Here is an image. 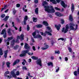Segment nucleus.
I'll use <instances>...</instances> for the list:
<instances>
[{"mask_svg": "<svg viewBox=\"0 0 79 79\" xmlns=\"http://www.w3.org/2000/svg\"><path fill=\"white\" fill-rule=\"evenodd\" d=\"M45 11H47L48 13H54L55 9H53V6H46L45 7Z\"/></svg>", "mask_w": 79, "mask_h": 79, "instance_id": "obj_1", "label": "nucleus"}, {"mask_svg": "<svg viewBox=\"0 0 79 79\" xmlns=\"http://www.w3.org/2000/svg\"><path fill=\"white\" fill-rule=\"evenodd\" d=\"M29 51L28 50H25L24 51H23L22 52V54H20V56H21V57H22V56H24L26 54V53H28V54L29 55H30V56H31V55H32L33 54H34V53L33 52H32V53L31 52H28Z\"/></svg>", "mask_w": 79, "mask_h": 79, "instance_id": "obj_2", "label": "nucleus"}, {"mask_svg": "<svg viewBox=\"0 0 79 79\" xmlns=\"http://www.w3.org/2000/svg\"><path fill=\"white\" fill-rule=\"evenodd\" d=\"M16 70L14 69V70L11 71V74H12V76L13 77H14V78H16L17 77L16 76H19V71H17L16 72V74H15V70L16 71Z\"/></svg>", "mask_w": 79, "mask_h": 79, "instance_id": "obj_3", "label": "nucleus"}, {"mask_svg": "<svg viewBox=\"0 0 79 79\" xmlns=\"http://www.w3.org/2000/svg\"><path fill=\"white\" fill-rule=\"evenodd\" d=\"M74 24L73 23H70L69 24V27L70 29L73 31H76L77 29V25H76V28H74Z\"/></svg>", "mask_w": 79, "mask_h": 79, "instance_id": "obj_4", "label": "nucleus"}, {"mask_svg": "<svg viewBox=\"0 0 79 79\" xmlns=\"http://www.w3.org/2000/svg\"><path fill=\"white\" fill-rule=\"evenodd\" d=\"M68 29H69V27L68 25H66L65 27V28L64 27H63L62 29V32L64 33H66L68 31Z\"/></svg>", "mask_w": 79, "mask_h": 79, "instance_id": "obj_5", "label": "nucleus"}, {"mask_svg": "<svg viewBox=\"0 0 79 79\" xmlns=\"http://www.w3.org/2000/svg\"><path fill=\"white\" fill-rule=\"evenodd\" d=\"M13 39V36H12L8 38V39L7 40H4V41L6 43H7V45H9L10 44V43L8 42L10 40H11L12 39Z\"/></svg>", "mask_w": 79, "mask_h": 79, "instance_id": "obj_6", "label": "nucleus"}, {"mask_svg": "<svg viewBox=\"0 0 79 79\" xmlns=\"http://www.w3.org/2000/svg\"><path fill=\"white\" fill-rule=\"evenodd\" d=\"M2 35H3V37L4 38H6V30L4 29H3L1 33Z\"/></svg>", "mask_w": 79, "mask_h": 79, "instance_id": "obj_7", "label": "nucleus"}, {"mask_svg": "<svg viewBox=\"0 0 79 79\" xmlns=\"http://www.w3.org/2000/svg\"><path fill=\"white\" fill-rule=\"evenodd\" d=\"M36 63L39 65L40 66H42V60L40 59H38L36 60Z\"/></svg>", "mask_w": 79, "mask_h": 79, "instance_id": "obj_8", "label": "nucleus"}, {"mask_svg": "<svg viewBox=\"0 0 79 79\" xmlns=\"http://www.w3.org/2000/svg\"><path fill=\"white\" fill-rule=\"evenodd\" d=\"M34 38H35V39L38 38L40 39V40H41L42 39V35H40L39 34H38L36 36H34Z\"/></svg>", "mask_w": 79, "mask_h": 79, "instance_id": "obj_9", "label": "nucleus"}, {"mask_svg": "<svg viewBox=\"0 0 79 79\" xmlns=\"http://www.w3.org/2000/svg\"><path fill=\"white\" fill-rule=\"evenodd\" d=\"M61 5L64 8H66V7H67V5L65 3H64V1H61Z\"/></svg>", "mask_w": 79, "mask_h": 79, "instance_id": "obj_10", "label": "nucleus"}, {"mask_svg": "<svg viewBox=\"0 0 79 79\" xmlns=\"http://www.w3.org/2000/svg\"><path fill=\"white\" fill-rule=\"evenodd\" d=\"M48 34V35H52V34L51 33H50V32L47 31H46L44 33L43 35L44 37H45L46 36V34Z\"/></svg>", "mask_w": 79, "mask_h": 79, "instance_id": "obj_11", "label": "nucleus"}, {"mask_svg": "<svg viewBox=\"0 0 79 79\" xmlns=\"http://www.w3.org/2000/svg\"><path fill=\"white\" fill-rule=\"evenodd\" d=\"M24 48H26V49H27V50H30L29 46L28 44H27V43L25 44Z\"/></svg>", "mask_w": 79, "mask_h": 79, "instance_id": "obj_12", "label": "nucleus"}, {"mask_svg": "<svg viewBox=\"0 0 79 79\" xmlns=\"http://www.w3.org/2000/svg\"><path fill=\"white\" fill-rule=\"evenodd\" d=\"M24 48H26V49H27V50H30L29 46L28 44H27V43L25 44Z\"/></svg>", "mask_w": 79, "mask_h": 79, "instance_id": "obj_13", "label": "nucleus"}, {"mask_svg": "<svg viewBox=\"0 0 79 79\" xmlns=\"http://www.w3.org/2000/svg\"><path fill=\"white\" fill-rule=\"evenodd\" d=\"M45 5H48V3L46 1H44L43 3V6H44L45 10V6H45Z\"/></svg>", "mask_w": 79, "mask_h": 79, "instance_id": "obj_14", "label": "nucleus"}, {"mask_svg": "<svg viewBox=\"0 0 79 79\" xmlns=\"http://www.w3.org/2000/svg\"><path fill=\"white\" fill-rule=\"evenodd\" d=\"M19 60H15L13 64V66L16 65L17 63H19Z\"/></svg>", "mask_w": 79, "mask_h": 79, "instance_id": "obj_15", "label": "nucleus"}, {"mask_svg": "<svg viewBox=\"0 0 79 79\" xmlns=\"http://www.w3.org/2000/svg\"><path fill=\"white\" fill-rule=\"evenodd\" d=\"M48 48V45H46L44 47H42L41 48V49L42 50H46V49H47Z\"/></svg>", "mask_w": 79, "mask_h": 79, "instance_id": "obj_16", "label": "nucleus"}, {"mask_svg": "<svg viewBox=\"0 0 79 79\" xmlns=\"http://www.w3.org/2000/svg\"><path fill=\"white\" fill-rule=\"evenodd\" d=\"M71 10L72 12H73L74 11V5L73 3L72 4Z\"/></svg>", "mask_w": 79, "mask_h": 79, "instance_id": "obj_17", "label": "nucleus"}, {"mask_svg": "<svg viewBox=\"0 0 79 79\" xmlns=\"http://www.w3.org/2000/svg\"><path fill=\"white\" fill-rule=\"evenodd\" d=\"M43 24L45 25L46 26H48V23H47V22L46 21H44L43 22Z\"/></svg>", "mask_w": 79, "mask_h": 79, "instance_id": "obj_18", "label": "nucleus"}, {"mask_svg": "<svg viewBox=\"0 0 79 79\" xmlns=\"http://www.w3.org/2000/svg\"><path fill=\"white\" fill-rule=\"evenodd\" d=\"M8 52V50H7L6 51H5L4 52V57L6 58L7 57V53Z\"/></svg>", "mask_w": 79, "mask_h": 79, "instance_id": "obj_19", "label": "nucleus"}, {"mask_svg": "<svg viewBox=\"0 0 79 79\" xmlns=\"http://www.w3.org/2000/svg\"><path fill=\"white\" fill-rule=\"evenodd\" d=\"M55 27H56L57 30H58V31H59V30H60V27H61V25H60V24H59L58 25H56Z\"/></svg>", "mask_w": 79, "mask_h": 79, "instance_id": "obj_20", "label": "nucleus"}, {"mask_svg": "<svg viewBox=\"0 0 79 79\" xmlns=\"http://www.w3.org/2000/svg\"><path fill=\"white\" fill-rule=\"evenodd\" d=\"M36 33H37L38 34H39V32L38 31H36L35 32H34L33 33H32V35L34 37H35V35H36Z\"/></svg>", "mask_w": 79, "mask_h": 79, "instance_id": "obj_21", "label": "nucleus"}, {"mask_svg": "<svg viewBox=\"0 0 79 79\" xmlns=\"http://www.w3.org/2000/svg\"><path fill=\"white\" fill-rule=\"evenodd\" d=\"M31 58L33 59V60H37L38 59V57H36L35 56H32Z\"/></svg>", "mask_w": 79, "mask_h": 79, "instance_id": "obj_22", "label": "nucleus"}, {"mask_svg": "<svg viewBox=\"0 0 79 79\" xmlns=\"http://www.w3.org/2000/svg\"><path fill=\"white\" fill-rule=\"evenodd\" d=\"M56 15L57 16H61V14L60 12H56L55 13Z\"/></svg>", "mask_w": 79, "mask_h": 79, "instance_id": "obj_23", "label": "nucleus"}, {"mask_svg": "<svg viewBox=\"0 0 79 79\" xmlns=\"http://www.w3.org/2000/svg\"><path fill=\"white\" fill-rule=\"evenodd\" d=\"M50 2H52V3L53 4H56L57 3L56 2L55 0H50Z\"/></svg>", "mask_w": 79, "mask_h": 79, "instance_id": "obj_24", "label": "nucleus"}, {"mask_svg": "<svg viewBox=\"0 0 79 79\" xmlns=\"http://www.w3.org/2000/svg\"><path fill=\"white\" fill-rule=\"evenodd\" d=\"M69 19L70 21H73V16H72V15H69Z\"/></svg>", "mask_w": 79, "mask_h": 79, "instance_id": "obj_25", "label": "nucleus"}, {"mask_svg": "<svg viewBox=\"0 0 79 79\" xmlns=\"http://www.w3.org/2000/svg\"><path fill=\"white\" fill-rule=\"evenodd\" d=\"M10 64H11V63H10L9 62H7L6 63V65H7V68H10Z\"/></svg>", "mask_w": 79, "mask_h": 79, "instance_id": "obj_26", "label": "nucleus"}, {"mask_svg": "<svg viewBox=\"0 0 79 79\" xmlns=\"http://www.w3.org/2000/svg\"><path fill=\"white\" fill-rule=\"evenodd\" d=\"M24 35H23V34H22L20 35V40H24Z\"/></svg>", "mask_w": 79, "mask_h": 79, "instance_id": "obj_27", "label": "nucleus"}, {"mask_svg": "<svg viewBox=\"0 0 79 79\" xmlns=\"http://www.w3.org/2000/svg\"><path fill=\"white\" fill-rule=\"evenodd\" d=\"M15 40H13L11 42V45L12 46L13 45L15 44Z\"/></svg>", "mask_w": 79, "mask_h": 79, "instance_id": "obj_28", "label": "nucleus"}, {"mask_svg": "<svg viewBox=\"0 0 79 79\" xmlns=\"http://www.w3.org/2000/svg\"><path fill=\"white\" fill-rule=\"evenodd\" d=\"M47 64L48 66H53V63L52 62H48Z\"/></svg>", "mask_w": 79, "mask_h": 79, "instance_id": "obj_29", "label": "nucleus"}, {"mask_svg": "<svg viewBox=\"0 0 79 79\" xmlns=\"http://www.w3.org/2000/svg\"><path fill=\"white\" fill-rule=\"evenodd\" d=\"M8 33L10 35H11L12 34L11 33V29H9L8 30Z\"/></svg>", "mask_w": 79, "mask_h": 79, "instance_id": "obj_30", "label": "nucleus"}, {"mask_svg": "<svg viewBox=\"0 0 79 79\" xmlns=\"http://www.w3.org/2000/svg\"><path fill=\"white\" fill-rule=\"evenodd\" d=\"M3 50L1 48H0V55H3Z\"/></svg>", "mask_w": 79, "mask_h": 79, "instance_id": "obj_31", "label": "nucleus"}, {"mask_svg": "<svg viewBox=\"0 0 79 79\" xmlns=\"http://www.w3.org/2000/svg\"><path fill=\"white\" fill-rule=\"evenodd\" d=\"M35 12L36 14H38L39 13V8H36L35 10Z\"/></svg>", "mask_w": 79, "mask_h": 79, "instance_id": "obj_32", "label": "nucleus"}, {"mask_svg": "<svg viewBox=\"0 0 79 79\" xmlns=\"http://www.w3.org/2000/svg\"><path fill=\"white\" fill-rule=\"evenodd\" d=\"M33 22L34 23H36L37 22V18L33 17Z\"/></svg>", "mask_w": 79, "mask_h": 79, "instance_id": "obj_33", "label": "nucleus"}, {"mask_svg": "<svg viewBox=\"0 0 79 79\" xmlns=\"http://www.w3.org/2000/svg\"><path fill=\"white\" fill-rule=\"evenodd\" d=\"M8 18H9V16H7L4 19V21H7V20H8Z\"/></svg>", "mask_w": 79, "mask_h": 79, "instance_id": "obj_34", "label": "nucleus"}, {"mask_svg": "<svg viewBox=\"0 0 79 79\" xmlns=\"http://www.w3.org/2000/svg\"><path fill=\"white\" fill-rule=\"evenodd\" d=\"M37 27L38 28H40V27H42V25L41 24H39L36 25Z\"/></svg>", "mask_w": 79, "mask_h": 79, "instance_id": "obj_35", "label": "nucleus"}, {"mask_svg": "<svg viewBox=\"0 0 79 79\" xmlns=\"http://www.w3.org/2000/svg\"><path fill=\"white\" fill-rule=\"evenodd\" d=\"M28 19V17H27V16L26 15L24 18V20L25 21H27Z\"/></svg>", "mask_w": 79, "mask_h": 79, "instance_id": "obj_36", "label": "nucleus"}, {"mask_svg": "<svg viewBox=\"0 0 79 79\" xmlns=\"http://www.w3.org/2000/svg\"><path fill=\"white\" fill-rule=\"evenodd\" d=\"M56 68H57V69H56V73H58V71L60 70V67L57 66L56 67Z\"/></svg>", "mask_w": 79, "mask_h": 79, "instance_id": "obj_37", "label": "nucleus"}, {"mask_svg": "<svg viewBox=\"0 0 79 79\" xmlns=\"http://www.w3.org/2000/svg\"><path fill=\"white\" fill-rule=\"evenodd\" d=\"M19 48V46L18 45H16V46L14 47V49L15 50H16V49H18V48Z\"/></svg>", "mask_w": 79, "mask_h": 79, "instance_id": "obj_38", "label": "nucleus"}, {"mask_svg": "<svg viewBox=\"0 0 79 79\" xmlns=\"http://www.w3.org/2000/svg\"><path fill=\"white\" fill-rule=\"evenodd\" d=\"M27 31H29V30H30V27L28 25H27Z\"/></svg>", "mask_w": 79, "mask_h": 79, "instance_id": "obj_39", "label": "nucleus"}, {"mask_svg": "<svg viewBox=\"0 0 79 79\" xmlns=\"http://www.w3.org/2000/svg\"><path fill=\"white\" fill-rule=\"evenodd\" d=\"M55 53H57V54H60V51H55Z\"/></svg>", "mask_w": 79, "mask_h": 79, "instance_id": "obj_40", "label": "nucleus"}, {"mask_svg": "<svg viewBox=\"0 0 79 79\" xmlns=\"http://www.w3.org/2000/svg\"><path fill=\"white\" fill-rule=\"evenodd\" d=\"M5 16V15L4 14H2L1 16V18H3Z\"/></svg>", "mask_w": 79, "mask_h": 79, "instance_id": "obj_41", "label": "nucleus"}, {"mask_svg": "<svg viewBox=\"0 0 79 79\" xmlns=\"http://www.w3.org/2000/svg\"><path fill=\"white\" fill-rule=\"evenodd\" d=\"M55 9H56V10H58V11H60V10H61V9H60L58 8L57 7H55Z\"/></svg>", "mask_w": 79, "mask_h": 79, "instance_id": "obj_42", "label": "nucleus"}, {"mask_svg": "<svg viewBox=\"0 0 79 79\" xmlns=\"http://www.w3.org/2000/svg\"><path fill=\"white\" fill-rule=\"evenodd\" d=\"M68 50L69 52H72V49H71V48L69 47L68 48Z\"/></svg>", "mask_w": 79, "mask_h": 79, "instance_id": "obj_43", "label": "nucleus"}, {"mask_svg": "<svg viewBox=\"0 0 79 79\" xmlns=\"http://www.w3.org/2000/svg\"><path fill=\"white\" fill-rule=\"evenodd\" d=\"M32 48L34 51H35L36 49H35V46H33Z\"/></svg>", "mask_w": 79, "mask_h": 79, "instance_id": "obj_44", "label": "nucleus"}, {"mask_svg": "<svg viewBox=\"0 0 79 79\" xmlns=\"http://www.w3.org/2000/svg\"><path fill=\"white\" fill-rule=\"evenodd\" d=\"M62 40V41H63V40H64V38H61L58 39V40Z\"/></svg>", "mask_w": 79, "mask_h": 79, "instance_id": "obj_45", "label": "nucleus"}, {"mask_svg": "<svg viewBox=\"0 0 79 79\" xmlns=\"http://www.w3.org/2000/svg\"><path fill=\"white\" fill-rule=\"evenodd\" d=\"M23 69H24L25 70H27V68H26V67H23Z\"/></svg>", "mask_w": 79, "mask_h": 79, "instance_id": "obj_46", "label": "nucleus"}, {"mask_svg": "<svg viewBox=\"0 0 79 79\" xmlns=\"http://www.w3.org/2000/svg\"><path fill=\"white\" fill-rule=\"evenodd\" d=\"M23 11H25V12H27V9H24V8L23 7Z\"/></svg>", "mask_w": 79, "mask_h": 79, "instance_id": "obj_47", "label": "nucleus"}, {"mask_svg": "<svg viewBox=\"0 0 79 79\" xmlns=\"http://www.w3.org/2000/svg\"><path fill=\"white\" fill-rule=\"evenodd\" d=\"M77 71H75V72H74V75L75 76H77Z\"/></svg>", "mask_w": 79, "mask_h": 79, "instance_id": "obj_48", "label": "nucleus"}, {"mask_svg": "<svg viewBox=\"0 0 79 79\" xmlns=\"http://www.w3.org/2000/svg\"><path fill=\"white\" fill-rule=\"evenodd\" d=\"M38 0H34V2L35 3H38Z\"/></svg>", "mask_w": 79, "mask_h": 79, "instance_id": "obj_49", "label": "nucleus"}, {"mask_svg": "<svg viewBox=\"0 0 79 79\" xmlns=\"http://www.w3.org/2000/svg\"><path fill=\"white\" fill-rule=\"evenodd\" d=\"M61 24H64V20L63 19H61Z\"/></svg>", "mask_w": 79, "mask_h": 79, "instance_id": "obj_50", "label": "nucleus"}, {"mask_svg": "<svg viewBox=\"0 0 79 79\" xmlns=\"http://www.w3.org/2000/svg\"><path fill=\"white\" fill-rule=\"evenodd\" d=\"M16 6L17 7H18V8H19V7L20 6V4H17Z\"/></svg>", "mask_w": 79, "mask_h": 79, "instance_id": "obj_51", "label": "nucleus"}, {"mask_svg": "<svg viewBox=\"0 0 79 79\" xmlns=\"http://www.w3.org/2000/svg\"><path fill=\"white\" fill-rule=\"evenodd\" d=\"M3 40V38H0V44L1 43V42H2V41Z\"/></svg>", "mask_w": 79, "mask_h": 79, "instance_id": "obj_52", "label": "nucleus"}, {"mask_svg": "<svg viewBox=\"0 0 79 79\" xmlns=\"http://www.w3.org/2000/svg\"><path fill=\"white\" fill-rule=\"evenodd\" d=\"M24 25H26V20L23 21Z\"/></svg>", "mask_w": 79, "mask_h": 79, "instance_id": "obj_53", "label": "nucleus"}, {"mask_svg": "<svg viewBox=\"0 0 79 79\" xmlns=\"http://www.w3.org/2000/svg\"><path fill=\"white\" fill-rule=\"evenodd\" d=\"M12 24L13 27H15V23H14V22H12Z\"/></svg>", "mask_w": 79, "mask_h": 79, "instance_id": "obj_54", "label": "nucleus"}, {"mask_svg": "<svg viewBox=\"0 0 79 79\" xmlns=\"http://www.w3.org/2000/svg\"><path fill=\"white\" fill-rule=\"evenodd\" d=\"M62 0H56V1L57 3H60L61 1Z\"/></svg>", "mask_w": 79, "mask_h": 79, "instance_id": "obj_55", "label": "nucleus"}, {"mask_svg": "<svg viewBox=\"0 0 79 79\" xmlns=\"http://www.w3.org/2000/svg\"><path fill=\"white\" fill-rule=\"evenodd\" d=\"M28 61L29 63H30V62H31V61H32V60L31 59H29Z\"/></svg>", "mask_w": 79, "mask_h": 79, "instance_id": "obj_56", "label": "nucleus"}, {"mask_svg": "<svg viewBox=\"0 0 79 79\" xmlns=\"http://www.w3.org/2000/svg\"><path fill=\"white\" fill-rule=\"evenodd\" d=\"M5 9H6V8H7V6L5 5H4V8Z\"/></svg>", "mask_w": 79, "mask_h": 79, "instance_id": "obj_57", "label": "nucleus"}, {"mask_svg": "<svg viewBox=\"0 0 79 79\" xmlns=\"http://www.w3.org/2000/svg\"><path fill=\"white\" fill-rule=\"evenodd\" d=\"M16 12V11L14 10L13 11V13L14 15H15V13Z\"/></svg>", "mask_w": 79, "mask_h": 79, "instance_id": "obj_58", "label": "nucleus"}, {"mask_svg": "<svg viewBox=\"0 0 79 79\" xmlns=\"http://www.w3.org/2000/svg\"><path fill=\"white\" fill-rule=\"evenodd\" d=\"M31 41H32L33 42H34V38H31Z\"/></svg>", "mask_w": 79, "mask_h": 79, "instance_id": "obj_59", "label": "nucleus"}, {"mask_svg": "<svg viewBox=\"0 0 79 79\" xmlns=\"http://www.w3.org/2000/svg\"><path fill=\"white\" fill-rule=\"evenodd\" d=\"M21 28H22V27H20V28H19V31H20V32H21V31H22V29H21Z\"/></svg>", "mask_w": 79, "mask_h": 79, "instance_id": "obj_60", "label": "nucleus"}, {"mask_svg": "<svg viewBox=\"0 0 79 79\" xmlns=\"http://www.w3.org/2000/svg\"><path fill=\"white\" fill-rule=\"evenodd\" d=\"M16 42H17V43H18L19 42V40L18 38L16 40Z\"/></svg>", "mask_w": 79, "mask_h": 79, "instance_id": "obj_61", "label": "nucleus"}, {"mask_svg": "<svg viewBox=\"0 0 79 79\" xmlns=\"http://www.w3.org/2000/svg\"><path fill=\"white\" fill-rule=\"evenodd\" d=\"M5 74H9V71H7L5 73Z\"/></svg>", "mask_w": 79, "mask_h": 79, "instance_id": "obj_62", "label": "nucleus"}, {"mask_svg": "<svg viewBox=\"0 0 79 79\" xmlns=\"http://www.w3.org/2000/svg\"><path fill=\"white\" fill-rule=\"evenodd\" d=\"M51 60H53V59H54V57H53V56H52L51 57Z\"/></svg>", "mask_w": 79, "mask_h": 79, "instance_id": "obj_63", "label": "nucleus"}, {"mask_svg": "<svg viewBox=\"0 0 79 79\" xmlns=\"http://www.w3.org/2000/svg\"><path fill=\"white\" fill-rule=\"evenodd\" d=\"M47 28L49 30H50L51 29V28L49 27H47Z\"/></svg>", "mask_w": 79, "mask_h": 79, "instance_id": "obj_64", "label": "nucleus"}]
</instances>
